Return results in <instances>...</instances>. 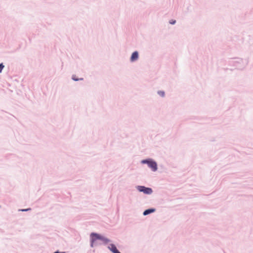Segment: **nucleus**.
<instances>
[{"instance_id": "f257e3e1", "label": "nucleus", "mask_w": 253, "mask_h": 253, "mask_svg": "<svg viewBox=\"0 0 253 253\" xmlns=\"http://www.w3.org/2000/svg\"><path fill=\"white\" fill-rule=\"evenodd\" d=\"M90 236L91 238V247L93 246V243L94 241L97 239L101 240L105 243H108L110 241L109 239L104 238L103 236H101V235L96 233H92L91 234Z\"/></svg>"}, {"instance_id": "f03ea898", "label": "nucleus", "mask_w": 253, "mask_h": 253, "mask_svg": "<svg viewBox=\"0 0 253 253\" xmlns=\"http://www.w3.org/2000/svg\"><path fill=\"white\" fill-rule=\"evenodd\" d=\"M142 163L147 164L148 167L150 168L154 171L157 170V163L154 161H153L152 160H145L142 161Z\"/></svg>"}, {"instance_id": "7ed1b4c3", "label": "nucleus", "mask_w": 253, "mask_h": 253, "mask_svg": "<svg viewBox=\"0 0 253 253\" xmlns=\"http://www.w3.org/2000/svg\"><path fill=\"white\" fill-rule=\"evenodd\" d=\"M137 189L140 191L143 192L145 194H150L152 193V190L150 188H146L144 186H139L137 187Z\"/></svg>"}, {"instance_id": "20e7f679", "label": "nucleus", "mask_w": 253, "mask_h": 253, "mask_svg": "<svg viewBox=\"0 0 253 253\" xmlns=\"http://www.w3.org/2000/svg\"><path fill=\"white\" fill-rule=\"evenodd\" d=\"M109 249L113 253H121L117 250L116 247L114 244H110L108 247Z\"/></svg>"}, {"instance_id": "39448f33", "label": "nucleus", "mask_w": 253, "mask_h": 253, "mask_svg": "<svg viewBox=\"0 0 253 253\" xmlns=\"http://www.w3.org/2000/svg\"><path fill=\"white\" fill-rule=\"evenodd\" d=\"M138 53L137 51H135L132 53L131 58H130V60L132 62H133L134 61L138 59Z\"/></svg>"}, {"instance_id": "423d86ee", "label": "nucleus", "mask_w": 253, "mask_h": 253, "mask_svg": "<svg viewBox=\"0 0 253 253\" xmlns=\"http://www.w3.org/2000/svg\"><path fill=\"white\" fill-rule=\"evenodd\" d=\"M155 211V210L154 209H148V210H145L144 212H143V214L144 215H146L149 213H151L153 212H154Z\"/></svg>"}, {"instance_id": "0eeeda50", "label": "nucleus", "mask_w": 253, "mask_h": 253, "mask_svg": "<svg viewBox=\"0 0 253 253\" xmlns=\"http://www.w3.org/2000/svg\"><path fill=\"white\" fill-rule=\"evenodd\" d=\"M158 93L160 96L162 97H164L165 96V92L163 91H158Z\"/></svg>"}, {"instance_id": "6e6552de", "label": "nucleus", "mask_w": 253, "mask_h": 253, "mask_svg": "<svg viewBox=\"0 0 253 253\" xmlns=\"http://www.w3.org/2000/svg\"><path fill=\"white\" fill-rule=\"evenodd\" d=\"M4 66L2 64H0V73L1 72L2 70L3 69Z\"/></svg>"}, {"instance_id": "1a4fd4ad", "label": "nucleus", "mask_w": 253, "mask_h": 253, "mask_svg": "<svg viewBox=\"0 0 253 253\" xmlns=\"http://www.w3.org/2000/svg\"><path fill=\"white\" fill-rule=\"evenodd\" d=\"M169 23L171 24H174L175 23V20H171L169 22Z\"/></svg>"}, {"instance_id": "9d476101", "label": "nucleus", "mask_w": 253, "mask_h": 253, "mask_svg": "<svg viewBox=\"0 0 253 253\" xmlns=\"http://www.w3.org/2000/svg\"><path fill=\"white\" fill-rule=\"evenodd\" d=\"M29 210V209H26V210H21V211H28Z\"/></svg>"}, {"instance_id": "9b49d317", "label": "nucleus", "mask_w": 253, "mask_h": 253, "mask_svg": "<svg viewBox=\"0 0 253 253\" xmlns=\"http://www.w3.org/2000/svg\"><path fill=\"white\" fill-rule=\"evenodd\" d=\"M54 253H59V252H55Z\"/></svg>"}, {"instance_id": "f8f14e48", "label": "nucleus", "mask_w": 253, "mask_h": 253, "mask_svg": "<svg viewBox=\"0 0 253 253\" xmlns=\"http://www.w3.org/2000/svg\"><path fill=\"white\" fill-rule=\"evenodd\" d=\"M73 80H75V81H77V80H78L77 79H74V78H73Z\"/></svg>"}]
</instances>
